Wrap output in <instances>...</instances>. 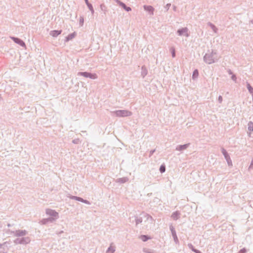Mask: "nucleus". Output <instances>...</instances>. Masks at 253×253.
Masks as SVG:
<instances>
[{"label":"nucleus","mask_w":253,"mask_h":253,"mask_svg":"<svg viewBox=\"0 0 253 253\" xmlns=\"http://www.w3.org/2000/svg\"><path fill=\"white\" fill-rule=\"evenodd\" d=\"M121 5H122V6L126 9V10L127 11H130L131 10V8L130 7H126V6L125 5V4L124 3H122Z\"/></svg>","instance_id":"obj_12"},{"label":"nucleus","mask_w":253,"mask_h":253,"mask_svg":"<svg viewBox=\"0 0 253 253\" xmlns=\"http://www.w3.org/2000/svg\"><path fill=\"white\" fill-rule=\"evenodd\" d=\"M171 51L172 57H174L175 56V50H174V48H171Z\"/></svg>","instance_id":"obj_15"},{"label":"nucleus","mask_w":253,"mask_h":253,"mask_svg":"<svg viewBox=\"0 0 253 253\" xmlns=\"http://www.w3.org/2000/svg\"><path fill=\"white\" fill-rule=\"evenodd\" d=\"M199 75L198 71L197 70H195L193 73V78H196L198 77Z\"/></svg>","instance_id":"obj_8"},{"label":"nucleus","mask_w":253,"mask_h":253,"mask_svg":"<svg viewBox=\"0 0 253 253\" xmlns=\"http://www.w3.org/2000/svg\"><path fill=\"white\" fill-rule=\"evenodd\" d=\"M85 0V2H86V3L88 5H89L88 3V0Z\"/></svg>","instance_id":"obj_17"},{"label":"nucleus","mask_w":253,"mask_h":253,"mask_svg":"<svg viewBox=\"0 0 253 253\" xmlns=\"http://www.w3.org/2000/svg\"><path fill=\"white\" fill-rule=\"evenodd\" d=\"M144 8L147 11H151L152 13H153V8L151 6H145Z\"/></svg>","instance_id":"obj_7"},{"label":"nucleus","mask_w":253,"mask_h":253,"mask_svg":"<svg viewBox=\"0 0 253 253\" xmlns=\"http://www.w3.org/2000/svg\"><path fill=\"white\" fill-rule=\"evenodd\" d=\"M232 78L233 80H236V77L235 75L232 76Z\"/></svg>","instance_id":"obj_16"},{"label":"nucleus","mask_w":253,"mask_h":253,"mask_svg":"<svg viewBox=\"0 0 253 253\" xmlns=\"http://www.w3.org/2000/svg\"><path fill=\"white\" fill-rule=\"evenodd\" d=\"M117 115L120 116H127L130 115V112L126 111H120L117 112Z\"/></svg>","instance_id":"obj_1"},{"label":"nucleus","mask_w":253,"mask_h":253,"mask_svg":"<svg viewBox=\"0 0 253 253\" xmlns=\"http://www.w3.org/2000/svg\"><path fill=\"white\" fill-rule=\"evenodd\" d=\"M248 128L251 131H253V123H249L248 124Z\"/></svg>","instance_id":"obj_9"},{"label":"nucleus","mask_w":253,"mask_h":253,"mask_svg":"<svg viewBox=\"0 0 253 253\" xmlns=\"http://www.w3.org/2000/svg\"><path fill=\"white\" fill-rule=\"evenodd\" d=\"M187 31L188 30L187 28H184L181 30H178V33H179V35H182L184 33H185L187 35Z\"/></svg>","instance_id":"obj_6"},{"label":"nucleus","mask_w":253,"mask_h":253,"mask_svg":"<svg viewBox=\"0 0 253 253\" xmlns=\"http://www.w3.org/2000/svg\"><path fill=\"white\" fill-rule=\"evenodd\" d=\"M210 55L206 54L204 57V60L206 62H207L208 64H211L213 62L212 59H210Z\"/></svg>","instance_id":"obj_4"},{"label":"nucleus","mask_w":253,"mask_h":253,"mask_svg":"<svg viewBox=\"0 0 253 253\" xmlns=\"http://www.w3.org/2000/svg\"><path fill=\"white\" fill-rule=\"evenodd\" d=\"M160 170L161 172H164L165 171V166L164 165H162L160 168Z\"/></svg>","instance_id":"obj_11"},{"label":"nucleus","mask_w":253,"mask_h":253,"mask_svg":"<svg viewBox=\"0 0 253 253\" xmlns=\"http://www.w3.org/2000/svg\"><path fill=\"white\" fill-rule=\"evenodd\" d=\"M140 239L143 241H146L148 239V238H147L146 236L143 235L140 237Z\"/></svg>","instance_id":"obj_13"},{"label":"nucleus","mask_w":253,"mask_h":253,"mask_svg":"<svg viewBox=\"0 0 253 253\" xmlns=\"http://www.w3.org/2000/svg\"><path fill=\"white\" fill-rule=\"evenodd\" d=\"M61 33V31L54 30L50 32V35L52 37H56Z\"/></svg>","instance_id":"obj_5"},{"label":"nucleus","mask_w":253,"mask_h":253,"mask_svg":"<svg viewBox=\"0 0 253 253\" xmlns=\"http://www.w3.org/2000/svg\"><path fill=\"white\" fill-rule=\"evenodd\" d=\"M178 215V214L177 212H175V213H174L172 215V218L174 219H177V216Z\"/></svg>","instance_id":"obj_14"},{"label":"nucleus","mask_w":253,"mask_h":253,"mask_svg":"<svg viewBox=\"0 0 253 253\" xmlns=\"http://www.w3.org/2000/svg\"><path fill=\"white\" fill-rule=\"evenodd\" d=\"M12 39L16 43L20 44V45L23 46L25 45L24 42L19 39L16 38H12Z\"/></svg>","instance_id":"obj_2"},{"label":"nucleus","mask_w":253,"mask_h":253,"mask_svg":"<svg viewBox=\"0 0 253 253\" xmlns=\"http://www.w3.org/2000/svg\"><path fill=\"white\" fill-rule=\"evenodd\" d=\"M248 89L251 93H253V88L250 85V84L247 85Z\"/></svg>","instance_id":"obj_10"},{"label":"nucleus","mask_w":253,"mask_h":253,"mask_svg":"<svg viewBox=\"0 0 253 253\" xmlns=\"http://www.w3.org/2000/svg\"><path fill=\"white\" fill-rule=\"evenodd\" d=\"M80 74H81V75H83L85 77H89L90 78H93V79L96 78L95 75H91L90 74L88 73L87 72L80 73Z\"/></svg>","instance_id":"obj_3"}]
</instances>
